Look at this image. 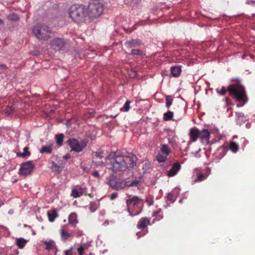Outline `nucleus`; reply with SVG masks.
<instances>
[{
  "label": "nucleus",
  "instance_id": "37998d69",
  "mask_svg": "<svg viewBox=\"0 0 255 255\" xmlns=\"http://www.w3.org/2000/svg\"><path fill=\"white\" fill-rule=\"evenodd\" d=\"M64 255H72L71 250H68L64 252Z\"/></svg>",
  "mask_w": 255,
  "mask_h": 255
},
{
  "label": "nucleus",
  "instance_id": "4d7b16f0",
  "mask_svg": "<svg viewBox=\"0 0 255 255\" xmlns=\"http://www.w3.org/2000/svg\"><path fill=\"white\" fill-rule=\"evenodd\" d=\"M3 23V21L2 19H0V24H1Z\"/></svg>",
  "mask_w": 255,
  "mask_h": 255
},
{
  "label": "nucleus",
  "instance_id": "423d86ee",
  "mask_svg": "<svg viewBox=\"0 0 255 255\" xmlns=\"http://www.w3.org/2000/svg\"><path fill=\"white\" fill-rule=\"evenodd\" d=\"M127 211L129 213V216H134L138 215L140 211H137L135 212L134 210L140 208V206L142 204V200L136 196H134L126 201Z\"/></svg>",
  "mask_w": 255,
  "mask_h": 255
},
{
  "label": "nucleus",
  "instance_id": "bf43d9fd",
  "mask_svg": "<svg viewBox=\"0 0 255 255\" xmlns=\"http://www.w3.org/2000/svg\"><path fill=\"white\" fill-rule=\"evenodd\" d=\"M162 216H160L159 218H158V219H157V221H159V220H160L161 219H162Z\"/></svg>",
  "mask_w": 255,
  "mask_h": 255
},
{
  "label": "nucleus",
  "instance_id": "4c0bfd02",
  "mask_svg": "<svg viewBox=\"0 0 255 255\" xmlns=\"http://www.w3.org/2000/svg\"><path fill=\"white\" fill-rule=\"evenodd\" d=\"M216 92L218 94H219L221 95H224L226 92V90L224 87H222L221 90L219 89H216Z\"/></svg>",
  "mask_w": 255,
  "mask_h": 255
},
{
  "label": "nucleus",
  "instance_id": "5fc2aeb1",
  "mask_svg": "<svg viewBox=\"0 0 255 255\" xmlns=\"http://www.w3.org/2000/svg\"><path fill=\"white\" fill-rule=\"evenodd\" d=\"M200 150V149H199L198 151H197L194 153V155L195 156L198 157V154H199V152Z\"/></svg>",
  "mask_w": 255,
  "mask_h": 255
},
{
  "label": "nucleus",
  "instance_id": "4468645a",
  "mask_svg": "<svg viewBox=\"0 0 255 255\" xmlns=\"http://www.w3.org/2000/svg\"><path fill=\"white\" fill-rule=\"evenodd\" d=\"M125 158L127 160L129 159L130 163L128 164L129 169L133 168L136 164L137 158L132 154H129L128 155L124 156Z\"/></svg>",
  "mask_w": 255,
  "mask_h": 255
},
{
  "label": "nucleus",
  "instance_id": "473e14b6",
  "mask_svg": "<svg viewBox=\"0 0 255 255\" xmlns=\"http://www.w3.org/2000/svg\"><path fill=\"white\" fill-rule=\"evenodd\" d=\"M210 171L208 172L206 175L200 174L198 175L197 178L194 180V182H200L205 179L209 175Z\"/></svg>",
  "mask_w": 255,
  "mask_h": 255
},
{
  "label": "nucleus",
  "instance_id": "c85d7f7f",
  "mask_svg": "<svg viewBox=\"0 0 255 255\" xmlns=\"http://www.w3.org/2000/svg\"><path fill=\"white\" fill-rule=\"evenodd\" d=\"M173 117V113L171 111H168L167 112L163 114V120L165 121H170Z\"/></svg>",
  "mask_w": 255,
  "mask_h": 255
},
{
  "label": "nucleus",
  "instance_id": "3c124183",
  "mask_svg": "<svg viewBox=\"0 0 255 255\" xmlns=\"http://www.w3.org/2000/svg\"><path fill=\"white\" fill-rule=\"evenodd\" d=\"M0 68L1 69H5L6 68V66L4 64H0Z\"/></svg>",
  "mask_w": 255,
  "mask_h": 255
},
{
  "label": "nucleus",
  "instance_id": "a211bd4d",
  "mask_svg": "<svg viewBox=\"0 0 255 255\" xmlns=\"http://www.w3.org/2000/svg\"><path fill=\"white\" fill-rule=\"evenodd\" d=\"M83 193V189L79 186H77L72 190L71 196L74 198H77L82 196Z\"/></svg>",
  "mask_w": 255,
  "mask_h": 255
},
{
  "label": "nucleus",
  "instance_id": "13d9d810",
  "mask_svg": "<svg viewBox=\"0 0 255 255\" xmlns=\"http://www.w3.org/2000/svg\"><path fill=\"white\" fill-rule=\"evenodd\" d=\"M8 213L9 214H12L13 213V211L11 210H9V212H8Z\"/></svg>",
  "mask_w": 255,
  "mask_h": 255
},
{
  "label": "nucleus",
  "instance_id": "69168bd1",
  "mask_svg": "<svg viewBox=\"0 0 255 255\" xmlns=\"http://www.w3.org/2000/svg\"><path fill=\"white\" fill-rule=\"evenodd\" d=\"M251 57L252 58H253V55H251Z\"/></svg>",
  "mask_w": 255,
  "mask_h": 255
},
{
  "label": "nucleus",
  "instance_id": "603ef678",
  "mask_svg": "<svg viewBox=\"0 0 255 255\" xmlns=\"http://www.w3.org/2000/svg\"><path fill=\"white\" fill-rule=\"evenodd\" d=\"M96 155L97 157H99L100 158H102L103 157V156H102V155H101V153H99V152H96Z\"/></svg>",
  "mask_w": 255,
  "mask_h": 255
},
{
  "label": "nucleus",
  "instance_id": "49530a36",
  "mask_svg": "<svg viewBox=\"0 0 255 255\" xmlns=\"http://www.w3.org/2000/svg\"><path fill=\"white\" fill-rule=\"evenodd\" d=\"M238 117H239V118H241L242 121H244V120H245V117H244L243 113H239Z\"/></svg>",
  "mask_w": 255,
  "mask_h": 255
},
{
  "label": "nucleus",
  "instance_id": "58836bf2",
  "mask_svg": "<svg viewBox=\"0 0 255 255\" xmlns=\"http://www.w3.org/2000/svg\"><path fill=\"white\" fill-rule=\"evenodd\" d=\"M147 233V230L144 231L143 232H139L136 233V235L138 237V238H140L144 235H145Z\"/></svg>",
  "mask_w": 255,
  "mask_h": 255
},
{
  "label": "nucleus",
  "instance_id": "f3484780",
  "mask_svg": "<svg viewBox=\"0 0 255 255\" xmlns=\"http://www.w3.org/2000/svg\"><path fill=\"white\" fill-rule=\"evenodd\" d=\"M149 224V220L147 218H142L138 221L137 227L139 229L143 230L146 229Z\"/></svg>",
  "mask_w": 255,
  "mask_h": 255
},
{
  "label": "nucleus",
  "instance_id": "9d476101",
  "mask_svg": "<svg viewBox=\"0 0 255 255\" xmlns=\"http://www.w3.org/2000/svg\"><path fill=\"white\" fill-rule=\"evenodd\" d=\"M34 164L32 161H28L22 163L20 165L19 174L22 175H27L31 173L33 168Z\"/></svg>",
  "mask_w": 255,
  "mask_h": 255
},
{
  "label": "nucleus",
  "instance_id": "052dcab7",
  "mask_svg": "<svg viewBox=\"0 0 255 255\" xmlns=\"http://www.w3.org/2000/svg\"><path fill=\"white\" fill-rule=\"evenodd\" d=\"M245 57H246V55H244L242 56V59H245Z\"/></svg>",
  "mask_w": 255,
  "mask_h": 255
},
{
  "label": "nucleus",
  "instance_id": "aec40b11",
  "mask_svg": "<svg viewBox=\"0 0 255 255\" xmlns=\"http://www.w3.org/2000/svg\"><path fill=\"white\" fill-rule=\"evenodd\" d=\"M68 221L72 226L75 227L78 223L77 215L75 213H71L68 217Z\"/></svg>",
  "mask_w": 255,
  "mask_h": 255
},
{
  "label": "nucleus",
  "instance_id": "a18cd8bd",
  "mask_svg": "<svg viewBox=\"0 0 255 255\" xmlns=\"http://www.w3.org/2000/svg\"><path fill=\"white\" fill-rule=\"evenodd\" d=\"M92 175L95 177H99V173L98 171H95L93 172Z\"/></svg>",
  "mask_w": 255,
  "mask_h": 255
},
{
  "label": "nucleus",
  "instance_id": "9b49d317",
  "mask_svg": "<svg viewBox=\"0 0 255 255\" xmlns=\"http://www.w3.org/2000/svg\"><path fill=\"white\" fill-rule=\"evenodd\" d=\"M65 44V40L59 38H54L51 42V46L55 50H60Z\"/></svg>",
  "mask_w": 255,
  "mask_h": 255
},
{
  "label": "nucleus",
  "instance_id": "bb28decb",
  "mask_svg": "<svg viewBox=\"0 0 255 255\" xmlns=\"http://www.w3.org/2000/svg\"><path fill=\"white\" fill-rule=\"evenodd\" d=\"M47 215L49 221L52 222L54 221L55 218L57 217V213L55 210H53L51 212H48Z\"/></svg>",
  "mask_w": 255,
  "mask_h": 255
},
{
  "label": "nucleus",
  "instance_id": "7c9ffc66",
  "mask_svg": "<svg viewBox=\"0 0 255 255\" xmlns=\"http://www.w3.org/2000/svg\"><path fill=\"white\" fill-rule=\"evenodd\" d=\"M44 243L46 246V249L48 250L52 249L55 246V244L53 241H45L44 242Z\"/></svg>",
  "mask_w": 255,
  "mask_h": 255
},
{
  "label": "nucleus",
  "instance_id": "f8f14e48",
  "mask_svg": "<svg viewBox=\"0 0 255 255\" xmlns=\"http://www.w3.org/2000/svg\"><path fill=\"white\" fill-rule=\"evenodd\" d=\"M181 166L178 162L174 163L171 168L168 171L167 175L168 177H173L175 176L181 169Z\"/></svg>",
  "mask_w": 255,
  "mask_h": 255
},
{
  "label": "nucleus",
  "instance_id": "a19ab883",
  "mask_svg": "<svg viewBox=\"0 0 255 255\" xmlns=\"http://www.w3.org/2000/svg\"><path fill=\"white\" fill-rule=\"evenodd\" d=\"M12 110L13 109H12L11 107L8 109L5 110V113L6 115V116H9L11 114Z\"/></svg>",
  "mask_w": 255,
  "mask_h": 255
},
{
  "label": "nucleus",
  "instance_id": "20e7f679",
  "mask_svg": "<svg viewBox=\"0 0 255 255\" xmlns=\"http://www.w3.org/2000/svg\"><path fill=\"white\" fill-rule=\"evenodd\" d=\"M103 3L99 0H91L87 7V17L90 20L99 17L103 12Z\"/></svg>",
  "mask_w": 255,
  "mask_h": 255
},
{
  "label": "nucleus",
  "instance_id": "dca6fc26",
  "mask_svg": "<svg viewBox=\"0 0 255 255\" xmlns=\"http://www.w3.org/2000/svg\"><path fill=\"white\" fill-rule=\"evenodd\" d=\"M179 191L180 190L179 188H175L171 193H169L168 194L167 196V200L170 201L172 203L174 202L176 200V197L179 194Z\"/></svg>",
  "mask_w": 255,
  "mask_h": 255
},
{
  "label": "nucleus",
  "instance_id": "864d4df0",
  "mask_svg": "<svg viewBox=\"0 0 255 255\" xmlns=\"http://www.w3.org/2000/svg\"><path fill=\"white\" fill-rule=\"evenodd\" d=\"M243 144H244V146H246L248 144V141L244 138H243Z\"/></svg>",
  "mask_w": 255,
  "mask_h": 255
},
{
  "label": "nucleus",
  "instance_id": "e2e57ef3",
  "mask_svg": "<svg viewBox=\"0 0 255 255\" xmlns=\"http://www.w3.org/2000/svg\"><path fill=\"white\" fill-rule=\"evenodd\" d=\"M182 199L180 200V201H179V203H181V202H182Z\"/></svg>",
  "mask_w": 255,
  "mask_h": 255
},
{
  "label": "nucleus",
  "instance_id": "ddd939ff",
  "mask_svg": "<svg viewBox=\"0 0 255 255\" xmlns=\"http://www.w3.org/2000/svg\"><path fill=\"white\" fill-rule=\"evenodd\" d=\"M210 132L207 129H204L200 131L199 137L203 143L207 144L209 142Z\"/></svg>",
  "mask_w": 255,
  "mask_h": 255
},
{
  "label": "nucleus",
  "instance_id": "0eeeda50",
  "mask_svg": "<svg viewBox=\"0 0 255 255\" xmlns=\"http://www.w3.org/2000/svg\"><path fill=\"white\" fill-rule=\"evenodd\" d=\"M67 142L71 150L77 152L82 151L87 145V142L85 140L79 141L75 138H70Z\"/></svg>",
  "mask_w": 255,
  "mask_h": 255
},
{
  "label": "nucleus",
  "instance_id": "f704fd0d",
  "mask_svg": "<svg viewBox=\"0 0 255 255\" xmlns=\"http://www.w3.org/2000/svg\"><path fill=\"white\" fill-rule=\"evenodd\" d=\"M127 182V187L136 186L139 183V180L137 179L133 180L131 182L128 183V181Z\"/></svg>",
  "mask_w": 255,
  "mask_h": 255
},
{
  "label": "nucleus",
  "instance_id": "680f3d73",
  "mask_svg": "<svg viewBox=\"0 0 255 255\" xmlns=\"http://www.w3.org/2000/svg\"><path fill=\"white\" fill-rule=\"evenodd\" d=\"M237 136H236V135L234 136V137H233L234 138H237Z\"/></svg>",
  "mask_w": 255,
  "mask_h": 255
},
{
  "label": "nucleus",
  "instance_id": "c03bdc74",
  "mask_svg": "<svg viewBox=\"0 0 255 255\" xmlns=\"http://www.w3.org/2000/svg\"><path fill=\"white\" fill-rule=\"evenodd\" d=\"M247 4H252L255 3V0H247L246 2Z\"/></svg>",
  "mask_w": 255,
  "mask_h": 255
},
{
  "label": "nucleus",
  "instance_id": "6e6552de",
  "mask_svg": "<svg viewBox=\"0 0 255 255\" xmlns=\"http://www.w3.org/2000/svg\"><path fill=\"white\" fill-rule=\"evenodd\" d=\"M170 152L171 150L167 145L162 144L156 156L157 160L159 162H164L167 159V157Z\"/></svg>",
  "mask_w": 255,
  "mask_h": 255
},
{
  "label": "nucleus",
  "instance_id": "a878e982",
  "mask_svg": "<svg viewBox=\"0 0 255 255\" xmlns=\"http://www.w3.org/2000/svg\"><path fill=\"white\" fill-rule=\"evenodd\" d=\"M30 155V152L28 151V147H24L23 149L22 152L17 153V156H18V157L29 156Z\"/></svg>",
  "mask_w": 255,
  "mask_h": 255
},
{
  "label": "nucleus",
  "instance_id": "393cba45",
  "mask_svg": "<svg viewBox=\"0 0 255 255\" xmlns=\"http://www.w3.org/2000/svg\"><path fill=\"white\" fill-rule=\"evenodd\" d=\"M230 149L234 153L237 152L239 149V144L234 141H231L229 144Z\"/></svg>",
  "mask_w": 255,
  "mask_h": 255
},
{
  "label": "nucleus",
  "instance_id": "f03ea898",
  "mask_svg": "<svg viewBox=\"0 0 255 255\" xmlns=\"http://www.w3.org/2000/svg\"><path fill=\"white\" fill-rule=\"evenodd\" d=\"M69 15L72 20L75 22H84L88 18L87 7L82 4H73L69 9Z\"/></svg>",
  "mask_w": 255,
  "mask_h": 255
},
{
  "label": "nucleus",
  "instance_id": "6e6d98bb",
  "mask_svg": "<svg viewBox=\"0 0 255 255\" xmlns=\"http://www.w3.org/2000/svg\"><path fill=\"white\" fill-rule=\"evenodd\" d=\"M70 157V155L69 154H67L64 156L63 158L65 159L69 158Z\"/></svg>",
  "mask_w": 255,
  "mask_h": 255
},
{
  "label": "nucleus",
  "instance_id": "7ed1b4c3",
  "mask_svg": "<svg viewBox=\"0 0 255 255\" xmlns=\"http://www.w3.org/2000/svg\"><path fill=\"white\" fill-rule=\"evenodd\" d=\"M231 96L239 102L238 107L243 106L247 102V96L244 87L240 84H233L228 87Z\"/></svg>",
  "mask_w": 255,
  "mask_h": 255
},
{
  "label": "nucleus",
  "instance_id": "c756f323",
  "mask_svg": "<svg viewBox=\"0 0 255 255\" xmlns=\"http://www.w3.org/2000/svg\"><path fill=\"white\" fill-rule=\"evenodd\" d=\"M61 239L63 241L66 240L70 236V234L66 232L64 229L60 230Z\"/></svg>",
  "mask_w": 255,
  "mask_h": 255
},
{
  "label": "nucleus",
  "instance_id": "ea45409f",
  "mask_svg": "<svg viewBox=\"0 0 255 255\" xmlns=\"http://www.w3.org/2000/svg\"><path fill=\"white\" fill-rule=\"evenodd\" d=\"M78 252L79 254V255H83L84 254V249L83 246H80L78 249H77Z\"/></svg>",
  "mask_w": 255,
  "mask_h": 255
},
{
  "label": "nucleus",
  "instance_id": "412c9836",
  "mask_svg": "<svg viewBox=\"0 0 255 255\" xmlns=\"http://www.w3.org/2000/svg\"><path fill=\"white\" fill-rule=\"evenodd\" d=\"M27 242V240L22 238H19L16 239L15 244L18 248L22 249L25 247Z\"/></svg>",
  "mask_w": 255,
  "mask_h": 255
},
{
  "label": "nucleus",
  "instance_id": "cd10ccee",
  "mask_svg": "<svg viewBox=\"0 0 255 255\" xmlns=\"http://www.w3.org/2000/svg\"><path fill=\"white\" fill-rule=\"evenodd\" d=\"M63 138H64V134L63 133L56 134L55 135V139H56V143L59 146H61L62 145L63 142Z\"/></svg>",
  "mask_w": 255,
  "mask_h": 255
},
{
  "label": "nucleus",
  "instance_id": "2eb2a0df",
  "mask_svg": "<svg viewBox=\"0 0 255 255\" xmlns=\"http://www.w3.org/2000/svg\"><path fill=\"white\" fill-rule=\"evenodd\" d=\"M200 130L195 128H191L189 132V136L190 140L192 142H195L197 140V138L199 137Z\"/></svg>",
  "mask_w": 255,
  "mask_h": 255
},
{
  "label": "nucleus",
  "instance_id": "f257e3e1",
  "mask_svg": "<svg viewBox=\"0 0 255 255\" xmlns=\"http://www.w3.org/2000/svg\"><path fill=\"white\" fill-rule=\"evenodd\" d=\"M106 160L107 168L114 173L129 169L128 161L124 156L118 155L116 152L111 153L106 157Z\"/></svg>",
  "mask_w": 255,
  "mask_h": 255
},
{
  "label": "nucleus",
  "instance_id": "72a5a7b5",
  "mask_svg": "<svg viewBox=\"0 0 255 255\" xmlns=\"http://www.w3.org/2000/svg\"><path fill=\"white\" fill-rule=\"evenodd\" d=\"M130 103H131L130 101H129V100L127 101V102L124 105L123 107L121 109V110L122 111H124L125 112H128L129 110V105H130Z\"/></svg>",
  "mask_w": 255,
  "mask_h": 255
},
{
  "label": "nucleus",
  "instance_id": "2f4dec72",
  "mask_svg": "<svg viewBox=\"0 0 255 255\" xmlns=\"http://www.w3.org/2000/svg\"><path fill=\"white\" fill-rule=\"evenodd\" d=\"M165 101L166 107L169 109L172 104L173 99L172 98V97L171 96H166L165 97Z\"/></svg>",
  "mask_w": 255,
  "mask_h": 255
},
{
  "label": "nucleus",
  "instance_id": "0e129e2a",
  "mask_svg": "<svg viewBox=\"0 0 255 255\" xmlns=\"http://www.w3.org/2000/svg\"><path fill=\"white\" fill-rule=\"evenodd\" d=\"M3 0H0V2H2Z\"/></svg>",
  "mask_w": 255,
  "mask_h": 255
},
{
  "label": "nucleus",
  "instance_id": "de8ad7c7",
  "mask_svg": "<svg viewBox=\"0 0 255 255\" xmlns=\"http://www.w3.org/2000/svg\"><path fill=\"white\" fill-rule=\"evenodd\" d=\"M94 205H96V204H91L89 207V208L92 212H94L96 210V208L94 209H92V206Z\"/></svg>",
  "mask_w": 255,
  "mask_h": 255
},
{
  "label": "nucleus",
  "instance_id": "4be33fe9",
  "mask_svg": "<svg viewBox=\"0 0 255 255\" xmlns=\"http://www.w3.org/2000/svg\"><path fill=\"white\" fill-rule=\"evenodd\" d=\"M140 42L137 40H131L126 42V45L128 47H136L140 45Z\"/></svg>",
  "mask_w": 255,
  "mask_h": 255
},
{
  "label": "nucleus",
  "instance_id": "5701e85b",
  "mask_svg": "<svg viewBox=\"0 0 255 255\" xmlns=\"http://www.w3.org/2000/svg\"><path fill=\"white\" fill-rule=\"evenodd\" d=\"M50 168L55 173H59L61 172L60 167L54 161L51 162Z\"/></svg>",
  "mask_w": 255,
  "mask_h": 255
},
{
  "label": "nucleus",
  "instance_id": "39448f33",
  "mask_svg": "<svg viewBox=\"0 0 255 255\" xmlns=\"http://www.w3.org/2000/svg\"><path fill=\"white\" fill-rule=\"evenodd\" d=\"M35 36L40 40H48L50 38L51 29L45 24H37L32 28Z\"/></svg>",
  "mask_w": 255,
  "mask_h": 255
},
{
  "label": "nucleus",
  "instance_id": "e433bc0d",
  "mask_svg": "<svg viewBox=\"0 0 255 255\" xmlns=\"http://www.w3.org/2000/svg\"><path fill=\"white\" fill-rule=\"evenodd\" d=\"M8 18L10 20H14V21L18 19V17L17 15H16V14H14V13L10 14L8 16Z\"/></svg>",
  "mask_w": 255,
  "mask_h": 255
},
{
  "label": "nucleus",
  "instance_id": "1a4fd4ad",
  "mask_svg": "<svg viewBox=\"0 0 255 255\" xmlns=\"http://www.w3.org/2000/svg\"><path fill=\"white\" fill-rule=\"evenodd\" d=\"M109 185L114 190H121L127 187V181L117 179L115 177L111 178L109 182Z\"/></svg>",
  "mask_w": 255,
  "mask_h": 255
},
{
  "label": "nucleus",
  "instance_id": "79ce46f5",
  "mask_svg": "<svg viewBox=\"0 0 255 255\" xmlns=\"http://www.w3.org/2000/svg\"><path fill=\"white\" fill-rule=\"evenodd\" d=\"M118 197V194L117 193H113L110 195V199L111 200H114L117 198Z\"/></svg>",
  "mask_w": 255,
  "mask_h": 255
},
{
  "label": "nucleus",
  "instance_id": "09e8293b",
  "mask_svg": "<svg viewBox=\"0 0 255 255\" xmlns=\"http://www.w3.org/2000/svg\"><path fill=\"white\" fill-rule=\"evenodd\" d=\"M161 212V209L157 210L156 212H153L152 216H155Z\"/></svg>",
  "mask_w": 255,
  "mask_h": 255
},
{
  "label": "nucleus",
  "instance_id": "b1692460",
  "mask_svg": "<svg viewBox=\"0 0 255 255\" xmlns=\"http://www.w3.org/2000/svg\"><path fill=\"white\" fill-rule=\"evenodd\" d=\"M53 150L52 145L50 144L48 146H43L42 147L40 150V152L41 153H50L52 152Z\"/></svg>",
  "mask_w": 255,
  "mask_h": 255
},
{
  "label": "nucleus",
  "instance_id": "8fccbe9b",
  "mask_svg": "<svg viewBox=\"0 0 255 255\" xmlns=\"http://www.w3.org/2000/svg\"><path fill=\"white\" fill-rule=\"evenodd\" d=\"M78 236H82L83 235V231H80V230H78L77 231V233Z\"/></svg>",
  "mask_w": 255,
  "mask_h": 255
},
{
  "label": "nucleus",
  "instance_id": "c9c22d12",
  "mask_svg": "<svg viewBox=\"0 0 255 255\" xmlns=\"http://www.w3.org/2000/svg\"><path fill=\"white\" fill-rule=\"evenodd\" d=\"M131 53L133 55H143L142 52L138 49H131Z\"/></svg>",
  "mask_w": 255,
  "mask_h": 255
},
{
  "label": "nucleus",
  "instance_id": "6ab92c4d",
  "mask_svg": "<svg viewBox=\"0 0 255 255\" xmlns=\"http://www.w3.org/2000/svg\"><path fill=\"white\" fill-rule=\"evenodd\" d=\"M170 71L172 75L174 77H178L181 72V67L180 66H172L170 68Z\"/></svg>",
  "mask_w": 255,
  "mask_h": 255
}]
</instances>
